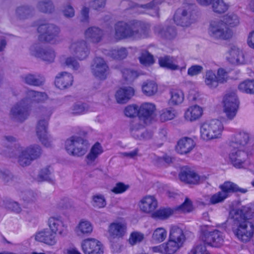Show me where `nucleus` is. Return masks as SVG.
Listing matches in <instances>:
<instances>
[{
	"label": "nucleus",
	"instance_id": "ea45409f",
	"mask_svg": "<svg viewBox=\"0 0 254 254\" xmlns=\"http://www.w3.org/2000/svg\"><path fill=\"white\" fill-rule=\"evenodd\" d=\"M143 93L147 96H152L156 94L158 91V85L153 81H146L142 85Z\"/></svg>",
	"mask_w": 254,
	"mask_h": 254
},
{
	"label": "nucleus",
	"instance_id": "7c9ffc66",
	"mask_svg": "<svg viewBox=\"0 0 254 254\" xmlns=\"http://www.w3.org/2000/svg\"><path fill=\"white\" fill-rule=\"evenodd\" d=\"M203 112V109L201 107L198 105L191 106L185 111L184 117L186 121L192 122L200 118Z\"/></svg>",
	"mask_w": 254,
	"mask_h": 254
},
{
	"label": "nucleus",
	"instance_id": "393cba45",
	"mask_svg": "<svg viewBox=\"0 0 254 254\" xmlns=\"http://www.w3.org/2000/svg\"><path fill=\"white\" fill-rule=\"evenodd\" d=\"M227 60L233 64H245L247 59L243 51L236 46L231 47L227 55Z\"/></svg>",
	"mask_w": 254,
	"mask_h": 254
},
{
	"label": "nucleus",
	"instance_id": "bb28decb",
	"mask_svg": "<svg viewBox=\"0 0 254 254\" xmlns=\"http://www.w3.org/2000/svg\"><path fill=\"white\" fill-rule=\"evenodd\" d=\"M134 95V89L130 86L119 88L115 94V98L118 104L127 103Z\"/></svg>",
	"mask_w": 254,
	"mask_h": 254
},
{
	"label": "nucleus",
	"instance_id": "2eb2a0df",
	"mask_svg": "<svg viewBox=\"0 0 254 254\" xmlns=\"http://www.w3.org/2000/svg\"><path fill=\"white\" fill-rule=\"evenodd\" d=\"M127 224L122 218L116 220L108 226V234L112 239H120L123 238L127 233Z\"/></svg>",
	"mask_w": 254,
	"mask_h": 254
},
{
	"label": "nucleus",
	"instance_id": "0eeeda50",
	"mask_svg": "<svg viewBox=\"0 0 254 254\" xmlns=\"http://www.w3.org/2000/svg\"><path fill=\"white\" fill-rule=\"evenodd\" d=\"M224 130L223 123L218 120L204 123L200 127L201 137L204 140L220 138Z\"/></svg>",
	"mask_w": 254,
	"mask_h": 254
},
{
	"label": "nucleus",
	"instance_id": "0e129e2a",
	"mask_svg": "<svg viewBox=\"0 0 254 254\" xmlns=\"http://www.w3.org/2000/svg\"><path fill=\"white\" fill-rule=\"evenodd\" d=\"M189 254H210L206 250L204 245L200 244L195 245L191 250Z\"/></svg>",
	"mask_w": 254,
	"mask_h": 254
},
{
	"label": "nucleus",
	"instance_id": "4d7b16f0",
	"mask_svg": "<svg viewBox=\"0 0 254 254\" xmlns=\"http://www.w3.org/2000/svg\"><path fill=\"white\" fill-rule=\"evenodd\" d=\"M193 209L192 202L188 197L186 198L184 202L178 206L177 210L181 212L188 213L191 211Z\"/></svg>",
	"mask_w": 254,
	"mask_h": 254
},
{
	"label": "nucleus",
	"instance_id": "a19ab883",
	"mask_svg": "<svg viewBox=\"0 0 254 254\" xmlns=\"http://www.w3.org/2000/svg\"><path fill=\"white\" fill-rule=\"evenodd\" d=\"M168 232L164 227H158L155 229L152 235V240L156 243H161L167 238Z\"/></svg>",
	"mask_w": 254,
	"mask_h": 254
},
{
	"label": "nucleus",
	"instance_id": "bf43d9fd",
	"mask_svg": "<svg viewBox=\"0 0 254 254\" xmlns=\"http://www.w3.org/2000/svg\"><path fill=\"white\" fill-rule=\"evenodd\" d=\"M5 207L8 210L16 213H19L21 211L20 205L16 201L12 200H6L4 203Z\"/></svg>",
	"mask_w": 254,
	"mask_h": 254
},
{
	"label": "nucleus",
	"instance_id": "9d476101",
	"mask_svg": "<svg viewBox=\"0 0 254 254\" xmlns=\"http://www.w3.org/2000/svg\"><path fill=\"white\" fill-rule=\"evenodd\" d=\"M223 233L217 230H212L208 225L201 226V239L208 245L213 247H220L224 243Z\"/></svg>",
	"mask_w": 254,
	"mask_h": 254
},
{
	"label": "nucleus",
	"instance_id": "cd10ccee",
	"mask_svg": "<svg viewBox=\"0 0 254 254\" xmlns=\"http://www.w3.org/2000/svg\"><path fill=\"white\" fill-rule=\"evenodd\" d=\"M73 81V76L70 73L62 72L57 75L55 84L57 88L64 89L71 86Z\"/></svg>",
	"mask_w": 254,
	"mask_h": 254
},
{
	"label": "nucleus",
	"instance_id": "5701e85b",
	"mask_svg": "<svg viewBox=\"0 0 254 254\" xmlns=\"http://www.w3.org/2000/svg\"><path fill=\"white\" fill-rule=\"evenodd\" d=\"M174 20L177 25H180L183 27H187L193 22V18L192 17V14L190 10L186 9H180L175 14Z\"/></svg>",
	"mask_w": 254,
	"mask_h": 254
},
{
	"label": "nucleus",
	"instance_id": "9b49d317",
	"mask_svg": "<svg viewBox=\"0 0 254 254\" xmlns=\"http://www.w3.org/2000/svg\"><path fill=\"white\" fill-rule=\"evenodd\" d=\"M38 39L41 42L55 43L59 40L60 30L54 25L43 24L38 28Z\"/></svg>",
	"mask_w": 254,
	"mask_h": 254
},
{
	"label": "nucleus",
	"instance_id": "4468645a",
	"mask_svg": "<svg viewBox=\"0 0 254 254\" xmlns=\"http://www.w3.org/2000/svg\"><path fill=\"white\" fill-rule=\"evenodd\" d=\"M231 148L229 154V159L231 164L238 169L244 167L248 159V154L246 149Z\"/></svg>",
	"mask_w": 254,
	"mask_h": 254
},
{
	"label": "nucleus",
	"instance_id": "de8ad7c7",
	"mask_svg": "<svg viewBox=\"0 0 254 254\" xmlns=\"http://www.w3.org/2000/svg\"><path fill=\"white\" fill-rule=\"evenodd\" d=\"M37 179L38 181H47L51 183H54L55 180L52 174V170L49 168L42 169L38 176Z\"/></svg>",
	"mask_w": 254,
	"mask_h": 254
},
{
	"label": "nucleus",
	"instance_id": "7ed1b4c3",
	"mask_svg": "<svg viewBox=\"0 0 254 254\" xmlns=\"http://www.w3.org/2000/svg\"><path fill=\"white\" fill-rule=\"evenodd\" d=\"M27 94L29 99L21 101L12 107L10 111L11 117L18 122H22L29 116L28 105L31 102L42 103L48 99V96L45 92L29 90Z\"/></svg>",
	"mask_w": 254,
	"mask_h": 254
},
{
	"label": "nucleus",
	"instance_id": "dca6fc26",
	"mask_svg": "<svg viewBox=\"0 0 254 254\" xmlns=\"http://www.w3.org/2000/svg\"><path fill=\"white\" fill-rule=\"evenodd\" d=\"M82 250L84 254H103L104 246L99 240L92 238L83 240L81 242Z\"/></svg>",
	"mask_w": 254,
	"mask_h": 254
},
{
	"label": "nucleus",
	"instance_id": "6e6d98bb",
	"mask_svg": "<svg viewBox=\"0 0 254 254\" xmlns=\"http://www.w3.org/2000/svg\"><path fill=\"white\" fill-rule=\"evenodd\" d=\"M39 9L43 12H51L54 10V6L50 0L40 1L38 5Z\"/></svg>",
	"mask_w": 254,
	"mask_h": 254
},
{
	"label": "nucleus",
	"instance_id": "09e8293b",
	"mask_svg": "<svg viewBox=\"0 0 254 254\" xmlns=\"http://www.w3.org/2000/svg\"><path fill=\"white\" fill-rule=\"evenodd\" d=\"M239 89L243 92L254 94V80H246L241 82Z\"/></svg>",
	"mask_w": 254,
	"mask_h": 254
},
{
	"label": "nucleus",
	"instance_id": "e433bc0d",
	"mask_svg": "<svg viewBox=\"0 0 254 254\" xmlns=\"http://www.w3.org/2000/svg\"><path fill=\"white\" fill-rule=\"evenodd\" d=\"M103 36L102 30L97 27H91L87 29L85 32V38L92 42H99Z\"/></svg>",
	"mask_w": 254,
	"mask_h": 254
},
{
	"label": "nucleus",
	"instance_id": "39448f33",
	"mask_svg": "<svg viewBox=\"0 0 254 254\" xmlns=\"http://www.w3.org/2000/svg\"><path fill=\"white\" fill-rule=\"evenodd\" d=\"M139 108V115L134 118L130 125V129L135 131L150 124L156 117V106L151 102H144Z\"/></svg>",
	"mask_w": 254,
	"mask_h": 254
},
{
	"label": "nucleus",
	"instance_id": "4c0bfd02",
	"mask_svg": "<svg viewBox=\"0 0 254 254\" xmlns=\"http://www.w3.org/2000/svg\"><path fill=\"white\" fill-rule=\"evenodd\" d=\"M170 98L169 104L171 106H178L181 104L184 100V94L182 90L179 89H173L170 91Z\"/></svg>",
	"mask_w": 254,
	"mask_h": 254
},
{
	"label": "nucleus",
	"instance_id": "2f4dec72",
	"mask_svg": "<svg viewBox=\"0 0 254 254\" xmlns=\"http://www.w3.org/2000/svg\"><path fill=\"white\" fill-rule=\"evenodd\" d=\"M169 239L182 247L186 237L182 229L177 226H172L170 230Z\"/></svg>",
	"mask_w": 254,
	"mask_h": 254
},
{
	"label": "nucleus",
	"instance_id": "c85d7f7f",
	"mask_svg": "<svg viewBox=\"0 0 254 254\" xmlns=\"http://www.w3.org/2000/svg\"><path fill=\"white\" fill-rule=\"evenodd\" d=\"M194 146L195 142L191 138L184 137L178 141L176 150L180 154H187L191 152Z\"/></svg>",
	"mask_w": 254,
	"mask_h": 254
},
{
	"label": "nucleus",
	"instance_id": "f03ea898",
	"mask_svg": "<svg viewBox=\"0 0 254 254\" xmlns=\"http://www.w3.org/2000/svg\"><path fill=\"white\" fill-rule=\"evenodd\" d=\"M254 216V213L246 206L242 207L235 212L233 231L241 241L248 242L254 235V225L250 221Z\"/></svg>",
	"mask_w": 254,
	"mask_h": 254
},
{
	"label": "nucleus",
	"instance_id": "a18cd8bd",
	"mask_svg": "<svg viewBox=\"0 0 254 254\" xmlns=\"http://www.w3.org/2000/svg\"><path fill=\"white\" fill-rule=\"evenodd\" d=\"M211 5L213 11L218 13L225 12L229 6L223 0H214Z\"/></svg>",
	"mask_w": 254,
	"mask_h": 254
},
{
	"label": "nucleus",
	"instance_id": "603ef678",
	"mask_svg": "<svg viewBox=\"0 0 254 254\" xmlns=\"http://www.w3.org/2000/svg\"><path fill=\"white\" fill-rule=\"evenodd\" d=\"M227 198V195L225 194L222 190L212 194L209 200V202L211 204H215L223 202Z\"/></svg>",
	"mask_w": 254,
	"mask_h": 254
},
{
	"label": "nucleus",
	"instance_id": "58836bf2",
	"mask_svg": "<svg viewBox=\"0 0 254 254\" xmlns=\"http://www.w3.org/2000/svg\"><path fill=\"white\" fill-rule=\"evenodd\" d=\"M92 206L97 209H102L107 205V200L105 195L100 193L93 194L91 197Z\"/></svg>",
	"mask_w": 254,
	"mask_h": 254
},
{
	"label": "nucleus",
	"instance_id": "69168bd1",
	"mask_svg": "<svg viewBox=\"0 0 254 254\" xmlns=\"http://www.w3.org/2000/svg\"><path fill=\"white\" fill-rule=\"evenodd\" d=\"M31 12V10L29 7L26 6L18 7L16 10V13L20 18H25L27 17Z\"/></svg>",
	"mask_w": 254,
	"mask_h": 254
},
{
	"label": "nucleus",
	"instance_id": "79ce46f5",
	"mask_svg": "<svg viewBox=\"0 0 254 254\" xmlns=\"http://www.w3.org/2000/svg\"><path fill=\"white\" fill-rule=\"evenodd\" d=\"M173 210L169 208H161L156 210L151 217L157 220H165L173 214Z\"/></svg>",
	"mask_w": 254,
	"mask_h": 254
},
{
	"label": "nucleus",
	"instance_id": "f704fd0d",
	"mask_svg": "<svg viewBox=\"0 0 254 254\" xmlns=\"http://www.w3.org/2000/svg\"><path fill=\"white\" fill-rule=\"evenodd\" d=\"M31 51L32 55L42 59L44 61L48 62H53L54 61L55 53L52 50H43L39 48L37 49L35 47H32Z\"/></svg>",
	"mask_w": 254,
	"mask_h": 254
},
{
	"label": "nucleus",
	"instance_id": "6ab92c4d",
	"mask_svg": "<svg viewBox=\"0 0 254 254\" xmlns=\"http://www.w3.org/2000/svg\"><path fill=\"white\" fill-rule=\"evenodd\" d=\"M181 181L191 185H198L206 181L208 177L205 175H199L193 171H182L179 175Z\"/></svg>",
	"mask_w": 254,
	"mask_h": 254
},
{
	"label": "nucleus",
	"instance_id": "a211bd4d",
	"mask_svg": "<svg viewBox=\"0 0 254 254\" xmlns=\"http://www.w3.org/2000/svg\"><path fill=\"white\" fill-rule=\"evenodd\" d=\"M33 237L35 241L43 243L48 246H55L58 242L56 234L48 228L37 231Z\"/></svg>",
	"mask_w": 254,
	"mask_h": 254
},
{
	"label": "nucleus",
	"instance_id": "aec40b11",
	"mask_svg": "<svg viewBox=\"0 0 254 254\" xmlns=\"http://www.w3.org/2000/svg\"><path fill=\"white\" fill-rule=\"evenodd\" d=\"M250 139L249 134L244 130H238L231 137L230 146L231 147L246 149V145Z\"/></svg>",
	"mask_w": 254,
	"mask_h": 254
},
{
	"label": "nucleus",
	"instance_id": "c756f323",
	"mask_svg": "<svg viewBox=\"0 0 254 254\" xmlns=\"http://www.w3.org/2000/svg\"><path fill=\"white\" fill-rule=\"evenodd\" d=\"M159 64L160 66L165 67L172 70H180L182 71L186 68V64L184 63L182 66L176 64L175 58L170 56H164L159 59Z\"/></svg>",
	"mask_w": 254,
	"mask_h": 254
},
{
	"label": "nucleus",
	"instance_id": "5fc2aeb1",
	"mask_svg": "<svg viewBox=\"0 0 254 254\" xmlns=\"http://www.w3.org/2000/svg\"><path fill=\"white\" fill-rule=\"evenodd\" d=\"M139 61L142 64L144 65H149L154 63L153 56L147 51L142 53L139 57Z\"/></svg>",
	"mask_w": 254,
	"mask_h": 254
},
{
	"label": "nucleus",
	"instance_id": "6e6552de",
	"mask_svg": "<svg viewBox=\"0 0 254 254\" xmlns=\"http://www.w3.org/2000/svg\"><path fill=\"white\" fill-rule=\"evenodd\" d=\"M65 149L70 155L81 157L84 155L88 148V142L78 136H71L65 142Z\"/></svg>",
	"mask_w": 254,
	"mask_h": 254
},
{
	"label": "nucleus",
	"instance_id": "13d9d810",
	"mask_svg": "<svg viewBox=\"0 0 254 254\" xmlns=\"http://www.w3.org/2000/svg\"><path fill=\"white\" fill-rule=\"evenodd\" d=\"M111 56L115 59L122 60L125 58L127 55V50L124 48H121L119 49L113 50L111 52Z\"/></svg>",
	"mask_w": 254,
	"mask_h": 254
},
{
	"label": "nucleus",
	"instance_id": "f3484780",
	"mask_svg": "<svg viewBox=\"0 0 254 254\" xmlns=\"http://www.w3.org/2000/svg\"><path fill=\"white\" fill-rule=\"evenodd\" d=\"M48 120L40 119L36 128L37 135L42 142L46 147H50L52 145L53 139L48 134Z\"/></svg>",
	"mask_w": 254,
	"mask_h": 254
},
{
	"label": "nucleus",
	"instance_id": "8fccbe9b",
	"mask_svg": "<svg viewBox=\"0 0 254 254\" xmlns=\"http://www.w3.org/2000/svg\"><path fill=\"white\" fill-rule=\"evenodd\" d=\"M121 72L123 77L127 82H132L138 76L137 72L131 69L123 68Z\"/></svg>",
	"mask_w": 254,
	"mask_h": 254
},
{
	"label": "nucleus",
	"instance_id": "20e7f679",
	"mask_svg": "<svg viewBox=\"0 0 254 254\" xmlns=\"http://www.w3.org/2000/svg\"><path fill=\"white\" fill-rule=\"evenodd\" d=\"M0 153L10 158H16L20 165H29L32 160L39 157L41 154L40 147L38 145H31L27 148L17 146L13 149L6 148L5 150H0Z\"/></svg>",
	"mask_w": 254,
	"mask_h": 254
},
{
	"label": "nucleus",
	"instance_id": "ddd939ff",
	"mask_svg": "<svg viewBox=\"0 0 254 254\" xmlns=\"http://www.w3.org/2000/svg\"><path fill=\"white\" fill-rule=\"evenodd\" d=\"M49 229L57 236H65L67 233V226L63 219L59 215L50 216L47 221Z\"/></svg>",
	"mask_w": 254,
	"mask_h": 254
},
{
	"label": "nucleus",
	"instance_id": "052dcab7",
	"mask_svg": "<svg viewBox=\"0 0 254 254\" xmlns=\"http://www.w3.org/2000/svg\"><path fill=\"white\" fill-rule=\"evenodd\" d=\"M129 188V186L122 182L117 183L111 191L115 194H121L125 192Z\"/></svg>",
	"mask_w": 254,
	"mask_h": 254
},
{
	"label": "nucleus",
	"instance_id": "680f3d73",
	"mask_svg": "<svg viewBox=\"0 0 254 254\" xmlns=\"http://www.w3.org/2000/svg\"><path fill=\"white\" fill-rule=\"evenodd\" d=\"M160 29V26L156 27L155 29V32L165 36L167 38L171 39L176 35V32L174 28H168L165 31H161Z\"/></svg>",
	"mask_w": 254,
	"mask_h": 254
},
{
	"label": "nucleus",
	"instance_id": "37998d69",
	"mask_svg": "<svg viewBox=\"0 0 254 254\" xmlns=\"http://www.w3.org/2000/svg\"><path fill=\"white\" fill-rule=\"evenodd\" d=\"M161 2L159 0H153L151 3L142 5L140 8L144 9V10H140V12H147V13L155 16L158 15V8L157 5L160 4Z\"/></svg>",
	"mask_w": 254,
	"mask_h": 254
},
{
	"label": "nucleus",
	"instance_id": "72a5a7b5",
	"mask_svg": "<svg viewBox=\"0 0 254 254\" xmlns=\"http://www.w3.org/2000/svg\"><path fill=\"white\" fill-rule=\"evenodd\" d=\"M219 188L225 194L227 195V197L233 192H239L245 193L248 191L247 189L241 188L235 183L229 181L224 182L219 186Z\"/></svg>",
	"mask_w": 254,
	"mask_h": 254
},
{
	"label": "nucleus",
	"instance_id": "412c9836",
	"mask_svg": "<svg viewBox=\"0 0 254 254\" xmlns=\"http://www.w3.org/2000/svg\"><path fill=\"white\" fill-rule=\"evenodd\" d=\"M182 248L175 242L168 239L166 242L159 245L151 248L153 253H159L161 254H175Z\"/></svg>",
	"mask_w": 254,
	"mask_h": 254
},
{
	"label": "nucleus",
	"instance_id": "4be33fe9",
	"mask_svg": "<svg viewBox=\"0 0 254 254\" xmlns=\"http://www.w3.org/2000/svg\"><path fill=\"white\" fill-rule=\"evenodd\" d=\"M91 71L95 76L104 79L108 73L109 67L102 58H96L91 66Z\"/></svg>",
	"mask_w": 254,
	"mask_h": 254
},
{
	"label": "nucleus",
	"instance_id": "a878e982",
	"mask_svg": "<svg viewBox=\"0 0 254 254\" xmlns=\"http://www.w3.org/2000/svg\"><path fill=\"white\" fill-rule=\"evenodd\" d=\"M69 51L71 54L75 55L80 59H85L88 55V49L83 41L72 43L69 47Z\"/></svg>",
	"mask_w": 254,
	"mask_h": 254
},
{
	"label": "nucleus",
	"instance_id": "3c124183",
	"mask_svg": "<svg viewBox=\"0 0 254 254\" xmlns=\"http://www.w3.org/2000/svg\"><path fill=\"white\" fill-rule=\"evenodd\" d=\"M124 114L129 118H133L139 115V108L135 104L129 105L125 107Z\"/></svg>",
	"mask_w": 254,
	"mask_h": 254
},
{
	"label": "nucleus",
	"instance_id": "c9c22d12",
	"mask_svg": "<svg viewBox=\"0 0 254 254\" xmlns=\"http://www.w3.org/2000/svg\"><path fill=\"white\" fill-rule=\"evenodd\" d=\"M203 80L205 85L211 90L216 89L219 85L216 74L214 71L211 69L206 70L203 76Z\"/></svg>",
	"mask_w": 254,
	"mask_h": 254
},
{
	"label": "nucleus",
	"instance_id": "473e14b6",
	"mask_svg": "<svg viewBox=\"0 0 254 254\" xmlns=\"http://www.w3.org/2000/svg\"><path fill=\"white\" fill-rule=\"evenodd\" d=\"M103 152L104 149L101 144L98 142H96L91 146L86 156V163L89 165L93 164Z\"/></svg>",
	"mask_w": 254,
	"mask_h": 254
},
{
	"label": "nucleus",
	"instance_id": "774afa93",
	"mask_svg": "<svg viewBox=\"0 0 254 254\" xmlns=\"http://www.w3.org/2000/svg\"><path fill=\"white\" fill-rule=\"evenodd\" d=\"M218 84L223 83L228 79L227 72L223 68H219L216 74Z\"/></svg>",
	"mask_w": 254,
	"mask_h": 254
},
{
	"label": "nucleus",
	"instance_id": "f8f14e48",
	"mask_svg": "<svg viewBox=\"0 0 254 254\" xmlns=\"http://www.w3.org/2000/svg\"><path fill=\"white\" fill-rule=\"evenodd\" d=\"M158 206V200L154 195H145L138 202V207L140 211L150 216Z\"/></svg>",
	"mask_w": 254,
	"mask_h": 254
},
{
	"label": "nucleus",
	"instance_id": "338daca9",
	"mask_svg": "<svg viewBox=\"0 0 254 254\" xmlns=\"http://www.w3.org/2000/svg\"><path fill=\"white\" fill-rule=\"evenodd\" d=\"M203 68L200 65H193L188 69V74L190 76H196L200 74L203 70Z\"/></svg>",
	"mask_w": 254,
	"mask_h": 254
},
{
	"label": "nucleus",
	"instance_id": "f257e3e1",
	"mask_svg": "<svg viewBox=\"0 0 254 254\" xmlns=\"http://www.w3.org/2000/svg\"><path fill=\"white\" fill-rule=\"evenodd\" d=\"M239 23V18L236 14L228 13L220 20L211 21L208 34L214 40H229L234 35L233 28L237 26Z\"/></svg>",
	"mask_w": 254,
	"mask_h": 254
},
{
	"label": "nucleus",
	"instance_id": "49530a36",
	"mask_svg": "<svg viewBox=\"0 0 254 254\" xmlns=\"http://www.w3.org/2000/svg\"><path fill=\"white\" fill-rule=\"evenodd\" d=\"M88 111L87 106L82 103L74 104L70 109V112L74 115H80L85 114Z\"/></svg>",
	"mask_w": 254,
	"mask_h": 254
},
{
	"label": "nucleus",
	"instance_id": "864d4df0",
	"mask_svg": "<svg viewBox=\"0 0 254 254\" xmlns=\"http://www.w3.org/2000/svg\"><path fill=\"white\" fill-rule=\"evenodd\" d=\"M175 117L174 110L166 108L162 110L160 118L162 122H166L173 119Z\"/></svg>",
	"mask_w": 254,
	"mask_h": 254
},
{
	"label": "nucleus",
	"instance_id": "b1692460",
	"mask_svg": "<svg viewBox=\"0 0 254 254\" xmlns=\"http://www.w3.org/2000/svg\"><path fill=\"white\" fill-rule=\"evenodd\" d=\"M93 226L88 220L82 219L80 220L74 229L76 235L79 237L90 235L93 232Z\"/></svg>",
	"mask_w": 254,
	"mask_h": 254
},
{
	"label": "nucleus",
	"instance_id": "c03bdc74",
	"mask_svg": "<svg viewBox=\"0 0 254 254\" xmlns=\"http://www.w3.org/2000/svg\"><path fill=\"white\" fill-rule=\"evenodd\" d=\"M145 239V235L141 232L134 231L131 232L128 239V243L134 246L142 242Z\"/></svg>",
	"mask_w": 254,
	"mask_h": 254
},
{
	"label": "nucleus",
	"instance_id": "423d86ee",
	"mask_svg": "<svg viewBox=\"0 0 254 254\" xmlns=\"http://www.w3.org/2000/svg\"><path fill=\"white\" fill-rule=\"evenodd\" d=\"M145 32L143 24L138 21L127 24L120 21L115 25V38L121 39L126 38H139L143 37Z\"/></svg>",
	"mask_w": 254,
	"mask_h": 254
},
{
	"label": "nucleus",
	"instance_id": "e2e57ef3",
	"mask_svg": "<svg viewBox=\"0 0 254 254\" xmlns=\"http://www.w3.org/2000/svg\"><path fill=\"white\" fill-rule=\"evenodd\" d=\"M24 80L25 82L27 84L34 86H39L41 85L44 81L42 78H37L32 74L25 76Z\"/></svg>",
	"mask_w": 254,
	"mask_h": 254
},
{
	"label": "nucleus",
	"instance_id": "1a4fd4ad",
	"mask_svg": "<svg viewBox=\"0 0 254 254\" xmlns=\"http://www.w3.org/2000/svg\"><path fill=\"white\" fill-rule=\"evenodd\" d=\"M222 111L226 119L233 120L236 116L239 109V102L235 92L225 94L222 101Z\"/></svg>",
	"mask_w": 254,
	"mask_h": 254
}]
</instances>
